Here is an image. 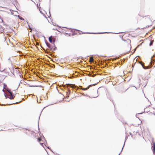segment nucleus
Listing matches in <instances>:
<instances>
[{"instance_id": "obj_1", "label": "nucleus", "mask_w": 155, "mask_h": 155, "mask_svg": "<svg viewBox=\"0 0 155 155\" xmlns=\"http://www.w3.org/2000/svg\"><path fill=\"white\" fill-rule=\"evenodd\" d=\"M131 41L129 39H124V36L122 38L117 39L116 41L115 45L118 46H127L130 45Z\"/></svg>"}, {"instance_id": "obj_2", "label": "nucleus", "mask_w": 155, "mask_h": 155, "mask_svg": "<svg viewBox=\"0 0 155 155\" xmlns=\"http://www.w3.org/2000/svg\"><path fill=\"white\" fill-rule=\"evenodd\" d=\"M46 44L48 47L51 51H54L55 50L56 47L54 43L49 44L48 42L46 43Z\"/></svg>"}, {"instance_id": "obj_3", "label": "nucleus", "mask_w": 155, "mask_h": 155, "mask_svg": "<svg viewBox=\"0 0 155 155\" xmlns=\"http://www.w3.org/2000/svg\"><path fill=\"white\" fill-rule=\"evenodd\" d=\"M152 148L153 150V153L155 155V142L154 141V140L153 139L152 140Z\"/></svg>"}, {"instance_id": "obj_4", "label": "nucleus", "mask_w": 155, "mask_h": 155, "mask_svg": "<svg viewBox=\"0 0 155 155\" xmlns=\"http://www.w3.org/2000/svg\"><path fill=\"white\" fill-rule=\"evenodd\" d=\"M44 139V137H39L38 138V141L40 143V144L42 146L43 145V144H44L43 143V140Z\"/></svg>"}, {"instance_id": "obj_5", "label": "nucleus", "mask_w": 155, "mask_h": 155, "mask_svg": "<svg viewBox=\"0 0 155 155\" xmlns=\"http://www.w3.org/2000/svg\"><path fill=\"white\" fill-rule=\"evenodd\" d=\"M49 41L51 43H54L55 41V39L52 36H51L49 38Z\"/></svg>"}, {"instance_id": "obj_6", "label": "nucleus", "mask_w": 155, "mask_h": 155, "mask_svg": "<svg viewBox=\"0 0 155 155\" xmlns=\"http://www.w3.org/2000/svg\"><path fill=\"white\" fill-rule=\"evenodd\" d=\"M8 93L10 94V95L9 96V98L10 99H13L14 97H15V96H13L12 94V93L10 91H9L8 90Z\"/></svg>"}, {"instance_id": "obj_7", "label": "nucleus", "mask_w": 155, "mask_h": 155, "mask_svg": "<svg viewBox=\"0 0 155 155\" xmlns=\"http://www.w3.org/2000/svg\"><path fill=\"white\" fill-rule=\"evenodd\" d=\"M70 90H68L66 92V97H69V95L70 94Z\"/></svg>"}, {"instance_id": "obj_8", "label": "nucleus", "mask_w": 155, "mask_h": 155, "mask_svg": "<svg viewBox=\"0 0 155 155\" xmlns=\"http://www.w3.org/2000/svg\"><path fill=\"white\" fill-rule=\"evenodd\" d=\"M140 17L139 16H137L135 18V21H137L136 23H138V21H140Z\"/></svg>"}, {"instance_id": "obj_9", "label": "nucleus", "mask_w": 155, "mask_h": 155, "mask_svg": "<svg viewBox=\"0 0 155 155\" xmlns=\"http://www.w3.org/2000/svg\"><path fill=\"white\" fill-rule=\"evenodd\" d=\"M91 85H89L86 88H81V89L83 90H87V89H88L89 87L91 86Z\"/></svg>"}, {"instance_id": "obj_10", "label": "nucleus", "mask_w": 155, "mask_h": 155, "mask_svg": "<svg viewBox=\"0 0 155 155\" xmlns=\"http://www.w3.org/2000/svg\"><path fill=\"white\" fill-rule=\"evenodd\" d=\"M94 61V59H93V57H90V59H89V62H93Z\"/></svg>"}, {"instance_id": "obj_11", "label": "nucleus", "mask_w": 155, "mask_h": 155, "mask_svg": "<svg viewBox=\"0 0 155 155\" xmlns=\"http://www.w3.org/2000/svg\"><path fill=\"white\" fill-rule=\"evenodd\" d=\"M148 68H149V67L148 66H147V67L144 66L143 68L145 69H148Z\"/></svg>"}, {"instance_id": "obj_12", "label": "nucleus", "mask_w": 155, "mask_h": 155, "mask_svg": "<svg viewBox=\"0 0 155 155\" xmlns=\"http://www.w3.org/2000/svg\"><path fill=\"white\" fill-rule=\"evenodd\" d=\"M153 41H151L150 43V45L151 46L153 44Z\"/></svg>"}, {"instance_id": "obj_13", "label": "nucleus", "mask_w": 155, "mask_h": 155, "mask_svg": "<svg viewBox=\"0 0 155 155\" xmlns=\"http://www.w3.org/2000/svg\"><path fill=\"white\" fill-rule=\"evenodd\" d=\"M141 65L143 67V68L144 67V64L143 63H141Z\"/></svg>"}, {"instance_id": "obj_14", "label": "nucleus", "mask_w": 155, "mask_h": 155, "mask_svg": "<svg viewBox=\"0 0 155 155\" xmlns=\"http://www.w3.org/2000/svg\"><path fill=\"white\" fill-rule=\"evenodd\" d=\"M29 29L31 30V31H30V32H31V31H32V29L29 26Z\"/></svg>"}, {"instance_id": "obj_15", "label": "nucleus", "mask_w": 155, "mask_h": 155, "mask_svg": "<svg viewBox=\"0 0 155 155\" xmlns=\"http://www.w3.org/2000/svg\"><path fill=\"white\" fill-rule=\"evenodd\" d=\"M2 91H3L4 92V89L2 90Z\"/></svg>"}]
</instances>
